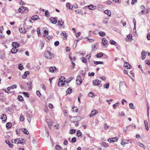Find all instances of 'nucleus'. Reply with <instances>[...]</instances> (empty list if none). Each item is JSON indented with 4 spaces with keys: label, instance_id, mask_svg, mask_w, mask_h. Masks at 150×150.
Returning a JSON list of instances; mask_svg holds the SVG:
<instances>
[{
    "label": "nucleus",
    "instance_id": "nucleus-45",
    "mask_svg": "<svg viewBox=\"0 0 150 150\" xmlns=\"http://www.w3.org/2000/svg\"><path fill=\"white\" fill-rule=\"evenodd\" d=\"M76 129H71L69 130V133L71 134H74L75 132Z\"/></svg>",
    "mask_w": 150,
    "mask_h": 150
},
{
    "label": "nucleus",
    "instance_id": "nucleus-35",
    "mask_svg": "<svg viewBox=\"0 0 150 150\" xmlns=\"http://www.w3.org/2000/svg\"><path fill=\"white\" fill-rule=\"evenodd\" d=\"M103 63V62L102 61H94V63L95 64L97 65L98 64H102Z\"/></svg>",
    "mask_w": 150,
    "mask_h": 150
},
{
    "label": "nucleus",
    "instance_id": "nucleus-13",
    "mask_svg": "<svg viewBox=\"0 0 150 150\" xmlns=\"http://www.w3.org/2000/svg\"><path fill=\"white\" fill-rule=\"evenodd\" d=\"M107 40L104 38H103L102 40V44L104 46H105L107 43Z\"/></svg>",
    "mask_w": 150,
    "mask_h": 150
},
{
    "label": "nucleus",
    "instance_id": "nucleus-39",
    "mask_svg": "<svg viewBox=\"0 0 150 150\" xmlns=\"http://www.w3.org/2000/svg\"><path fill=\"white\" fill-rule=\"evenodd\" d=\"M129 107L132 109H134L135 108L134 106L132 103H131L129 104Z\"/></svg>",
    "mask_w": 150,
    "mask_h": 150
},
{
    "label": "nucleus",
    "instance_id": "nucleus-27",
    "mask_svg": "<svg viewBox=\"0 0 150 150\" xmlns=\"http://www.w3.org/2000/svg\"><path fill=\"white\" fill-rule=\"evenodd\" d=\"M99 35L101 37H104L105 35V33L103 31H100L99 33Z\"/></svg>",
    "mask_w": 150,
    "mask_h": 150
},
{
    "label": "nucleus",
    "instance_id": "nucleus-20",
    "mask_svg": "<svg viewBox=\"0 0 150 150\" xmlns=\"http://www.w3.org/2000/svg\"><path fill=\"white\" fill-rule=\"evenodd\" d=\"M19 140L21 141H23L24 139H22V138H21L20 139H15L14 140V143L17 144V142H18V141H19Z\"/></svg>",
    "mask_w": 150,
    "mask_h": 150
},
{
    "label": "nucleus",
    "instance_id": "nucleus-8",
    "mask_svg": "<svg viewBox=\"0 0 150 150\" xmlns=\"http://www.w3.org/2000/svg\"><path fill=\"white\" fill-rule=\"evenodd\" d=\"M146 54V52L144 50L142 51L141 54L142 59H144L145 58Z\"/></svg>",
    "mask_w": 150,
    "mask_h": 150
},
{
    "label": "nucleus",
    "instance_id": "nucleus-57",
    "mask_svg": "<svg viewBox=\"0 0 150 150\" xmlns=\"http://www.w3.org/2000/svg\"><path fill=\"white\" fill-rule=\"evenodd\" d=\"M108 19L106 18L103 21V23L104 24H106L108 21Z\"/></svg>",
    "mask_w": 150,
    "mask_h": 150
},
{
    "label": "nucleus",
    "instance_id": "nucleus-26",
    "mask_svg": "<svg viewBox=\"0 0 150 150\" xmlns=\"http://www.w3.org/2000/svg\"><path fill=\"white\" fill-rule=\"evenodd\" d=\"M88 96L89 97H93L95 96V94L93 92H91L88 94Z\"/></svg>",
    "mask_w": 150,
    "mask_h": 150
},
{
    "label": "nucleus",
    "instance_id": "nucleus-43",
    "mask_svg": "<svg viewBox=\"0 0 150 150\" xmlns=\"http://www.w3.org/2000/svg\"><path fill=\"white\" fill-rule=\"evenodd\" d=\"M81 59L82 62L84 63H86L87 62L86 59L85 57H82L81 58Z\"/></svg>",
    "mask_w": 150,
    "mask_h": 150
},
{
    "label": "nucleus",
    "instance_id": "nucleus-33",
    "mask_svg": "<svg viewBox=\"0 0 150 150\" xmlns=\"http://www.w3.org/2000/svg\"><path fill=\"white\" fill-rule=\"evenodd\" d=\"M95 6L92 4L88 6V7L90 10H93V8H95Z\"/></svg>",
    "mask_w": 150,
    "mask_h": 150
},
{
    "label": "nucleus",
    "instance_id": "nucleus-49",
    "mask_svg": "<svg viewBox=\"0 0 150 150\" xmlns=\"http://www.w3.org/2000/svg\"><path fill=\"white\" fill-rule=\"evenodd\" d=\"M110 44L112 45H115L116 43V42L113 40H110Z\"/></svg>",
    "mask_w": 150,
    "mask_h": 150
},
{
    "label": "nucleus",
    "instance_id": "nucleus-63",
    "mask_svg": "<svg viewBox=\"0 0 150 150\" xmlns=\"http://www.w3.org/2000/svg\"><path fill=\"white\" fill-rule=\"evenodd\" d=\"M17 85L16 84H14L13 85L11 86V87L12 88V89H13L14 88H17Z\"/></svg>",
    "mask_w": 150,
    "mask_h": 150
},
{
    "label": "nucleus",
    "instance_id": "nucleus-38",
    "mask_svg": "<svg viewBox=\"0 0 150 150\" xmlns=\"http://www.w3.org/2000/svg\"><path fill=\"white\" fill-rule=\"evenodd\" d=\"M92 51H94L97 49V48L96 47V45H92Z\"/></svg>",
    "mask_w": 150,
    "mask_h": 150
},
{
    "label": "nucleus",
    "instance_id": "nucleus-42",
    "mask_svg": "<svg viewBox=\"0 0 150 150\" xmlns=\"http://www.w3.org/2000/svg\"><path fill=\"white\" fill-rule=\"evenodd\" d=\"M18 99L20 101H23L24 100L23 97L21 96H19L18 97Z\"/></svg>",
    "mask_w": 150,
    "mask_h": 150
},
{
    "label": "nucleus",
    "instance_id": "nucleus-34",
    "mask_svg": "<svg viewBox=\"0 0 150 150\" xmlns=\"http://www.w3.org/2000/svg\"><path fill=\"white\" fill-rule=\"evenodd\" d=\"M72 92V89L70 88H68L66 91V93L68 94H70Z\"/></svg>",
    "mask_w": 150,
    "mask_h": 150
},
{
    "label": "nucleus",
    "instance_id": "nucleus-44",
    "mask_svg": "<svg viewBox=\"0 0 150 150\" xmlns=\"http://www.w3.org/2000/svg\"><path fill=\"white\" fill-rule=\"evenodd\" d=\"M61 35L64 36V38H67V35H66V33L65 32H62L61 33Z\"/></svg>",
    "mask_w": 150,
    "mask_h": 150
},
{
    "label": "nucleus",
    "instance_id": "nucleus-2",
    "mask_svg": "<svg viewBox=\"0 0 150 150\" xmlns=\"http://www.w3.org/2000/svg\"><path fill=\"white\" fill-rule=\"evenodd\" d=\"M126 86L123 83H120V90L122 93L126 91Z\"/></svg>",
    "mask_w": 150,
    "mask_h": 150
},
{
    "label": "nucleus",
    "instance_id": "nucleus-50",
    "mask_svg": "<svg viewBox=\"0 0 150 150\" xmlns=\"http://www.w3.org/2000/svg\"><path fill=\"white\" fill-rule=\"evenodd\" d=\"M76 137H74L72 138L71 140V142L72 143H74L76 142Z\"/></svg>",
    "mask_w": 150,
    "mask_h": 150
},
{
    "label": "nucleus",
    "instance_id": "nucleus-10",
    "mask_svg": "<svg viewBox=\"0 0 150 150\" xmlns=\"http://www.w3.org/2000/svg\"><path fill=\"white\" fill-rule=\"evenodd\" d=\"M50 21L53 24H55L57 22V19L55 18L52 17L50 18Z\"/></svg>",
    "mask_w": 150,
    "mask_h": 150
},
{
    "label": "nucleus",
    "instance_id": "nucleus-54",
    "mask_svg": "<svg viewBox=\"0 0 150 150\" xmlns=\"http://www.w3.org/2000/svg\"><path fill=\"white\" fill-rule=\"evenodd\" d=\"M125 115V113L123 111H122L121 112H120H120L119 113V115L120 116H124Z\"/></svg>",
    "mask_w": 150,
    "mask_h": 150
},
{
    "label": "nucleus",
    "instance_id": "nucleus-21",
    "mask_svg": "<svg viewBox=\"0 0 150 150\" xmlns=\"http://www.w3.org/2000/svg\"><path fill=\"white\" fill-rule=\"evenodd\" d=\"M5 55V54L4 51H1L0 52V58H3Z\"/></svg>",
    "mask_w": 150,
    "mask_h": 150
},
{
    "label": "nucleus",
    "instance_id": "nucleus-51",
    "mask_svg": "<svg viewBox=\"0 0 150 150\" xmlns=\"http://www.w3.org/2000/svg\"><path fill=\"white\" fill-rule=\"evenodd\" d=\"M44 34L43 35V36L44 37H47L46 35L47 34V35L48 34V30H44Z\"/></svg>",
    "mask_w": 150,
    "mask_h": 150
},
{
    "label": "nucleus",
    "instance_id": "nucleus-48",
    "mask_svg": "<svg viewBox=\"0 0 150 150\" xmlns=\"http://www.w3.org/2000/svg\"><path fill=\"white\" fill-rule=\"evenodd\" d=\"M58 25H60L61 26H62L63 25V23H64V22L63 21H62V20H61L60 21H59L58 22Z\"/></svg>",
    "mask_w": 150,
    "mask_h": 150
},
{
    "label": "nucleus",
    "instance_id": "nucleus-12",
    "mask_svg": "<svg viewBox=\"0 0 150 150\" xmlns=\"http://www.w3.org/2000/svg\"><path fill=\"white\" fill-rule=\"evenodd\" d=\"M12 45L13 47L17 48L19 47L20 45L17 42H13L12 43Z\"/></svg>",
    "mask_w": 150,
    "mask_h": 150
},
{
    "label": "nucleus",
    "instance_id": "nucleus-29",
    "mask_svg": "<svg viewBox=\"0 0 150 150\" xmlns=\"http://www.w3.org/2000/svg\"><path fill=\"white\" fill-rule=\"evenodd\" d=\"M39 46L40 47L41 49L42 50L44 46V42L42 41H41Z\"/></svg>",
    "mask_w": 150,
    "mask_h": 150
},
{
    "label": "nucleus",
    "instance_id": "nucleus-40",
    "mask_svg": "<svg viewBox=\"0 0 150 150\" xmlns=\"http://www.w3.org/2000/svg\"><path fill=\"white\" fill-rule=\"evenodd\" d=\"M82 135V133L80 130H78L77 132V135L78 137H80Z\"/></svg>",
    "mask_w": 150,
    "mask_h": 150
},
{
    "label": "nucleus",
    "instance_id": "nucleus-64",
    "mask_svg": "<svg viewBox=\"0 0 150 150\" xmlns=\"http://www.w3.org/2000/svg\"><path fill=\"white\" fill-rule=\"evenodd\" d=\"M127 38H128L129 39H131L132 38V34H129L127 36Z\"/></svg>",
    "mask_w": 150,
    "mask_h": 150
},
{
    "label": "nucleus",
    "instance_id": "nucleus-60",
    "mask_svg": "<svg viewBox=\"0 0 150 150\" xmlns=\"http://www.w3.org/2000/svg\"><path fill=\"white\" fill-rule=\"evenodd\" d=\"M109 83H107L106 85H104V87L105 88H106L107 89L109 87Z\"/></svg>",
    "mask_w": 150,
    "mask_h": 150
},
{
    "label": "nucleus",
    "instance_id": "nucleus-3",
    "mask_svg": "<svg viewBox=\"0 0 150 150\" xmlns=\"http://www.w3.org/2000/svg\"><path fill=\"white\" fill-rule=\"evenodd\" d=\"M81 117L79 116H76L72 117L71 118L70 121L71 122H78L80 120Z\"/></svg>",
    "mask_w": 150,
    "mask_h": 150
},
{
    "label": "nucleus",
    "instance_id": "nucleus-28",
    "mask_svg": "<svg viewBox=\"0 0 150 150\" xmlns=\"http://www.w3.org/2000/svg\"><path fill=\"white\" fill-rule=\"evenodd\" d=\"M22 131L23 132H24V134H29V132H28V130L26 129H22Z\"/></svg>",
    "mask_w": 150,
    "mask_h": 150
},
{
    "label": "nucleus",
    "instance_id": "nucleus-41",
    "mask_svg": "<svg viewBox=\"0 0 150 150\" xmlns=\"http://www.w3.org/2000/svg\"><path fill=\"white\" fill-rule=\"evenodd\" d=\"M18 67L19 69L20 70H22L23 69V67L21 64H19Z\"/></svg>",
    "mask_w": 150,
    "mask_h": 150
},
{
    "label": "nucleus",
    "instance_id": "nucleus-18",
    "mask_svg": "<svg viewBox=\"0 0 150 150\" xmlns=\"http://www.w3.org/2000/svg\"><path fill=\"white\" fill-rule=\"evenodd\" d=\"M103 55V54L102 52H100L97 54L96 55V57L98 58H100L102 57Z\"/></svg>",
    "mask_w": 150,
    "mask_h": 150
},
{
    "label": "nucleus",
    "instance_id": "nucleus-14",
    "mask_svg": "<svg viewBox=\"0 0 150 150\" xmlns=\"http://www.w3.org/2000/svg\"><path fill=\"white\" fill-rule=\"evenodd\" d=\"M124 66L127 69H130L131 67V66L128 62H125L124 63Z\"/></svg>",
    "mask_w": 150,
    "mask_h": 150
},
{
    "label": "nucleus",
    "instance_id": "nucleus-4",
    "mask_svg": "<svg viewBox=\"0 0 150 150\" xmlns=\"http://www.w3.org/2000/svg\"><path fill=\"white\" fill-rule=\"evenodd\" d=\"M98 112L97 110H92L91 113V114L89 115V116L90 117H92L94 116Z\"/></svg>",
    "mask_w": 150,
    "mask_h": 150
},
{
    "label": "nucleus",
    "instance_id": "nucleus-25",
    "mask_svg": "<svg viewBox=\"0 0 150 150\" xmlns=\"http://www.w3.org/2000/svg\"><path fill=\"white\" fill-rule=\"evenodd\" d=\"M32 82L30 81H29L27 83V86L28 87V88L30 89L32 88Z\"/></svg>",
    "mask_w": 150,
    "mask_h": 150
},
{
    "label": "nucleus",
    "instance_id": "nucleus-37",
    "mask_svg": "<svg viewBox=\"0 0 150 150\" xmlns=\"http://www.w3.org/2000/svg\"><path fill=\"white\" fill-rule=\"evenodd\" d=\"M11 126L12 125L10 122H8L6 124V126L7 128H10Z\"/></svg>",
    "mask_w": 150,
    "mask_h": 150
},
{
    "label": "nucleus",
    "instance_id": "nucleus-9",
    "mask_svg": "<svg viewBox=\"0 0 150 150\" xmlns=\"http://www.w3.org/2000/svg\"><path fill=\"white\" fill-rule=\"evenodd\" d=\"M0 118L3 121H5L7 119L6 116V115L3 114L0 115Z\"/></svg>",
    "mask_w": 150,
    "mask_h": 150
},
{
    "label": "nucleus",
    "instance_id": "nucleus-31",
    "mask_svg": "<svg viewBox=\"0 0 150 150\" xmlns=\"http://www.w3.org/2000/svg\"><path fill=\"white\" fill-rule=\"evenodd\" d=\"M19 31L20 33H25L26 32L25 29L22 28H21L20 30Z\"/></svg>",
    "mask_w": 150,
    "mask_h": 150
},
{
    "label": "nucleus",
    "instance_id": "nucleus-11",
    "mask_svg": "<svg viewBox=\"0 0 150 150\" xmlns=\"http://www.w3.org/2000/svg\"><path fill=\"white\" fill-rule=\"evenodd\" d=\"M66 7L69 10H71L73 7V6H71V4L69 3H67L66 4Z\"/></svg>",
    "mask_w": 150,
    "mask_h": 150
},
{
    "label": "nucleus",
    "instance_id": "nucleus-53",
    "mask_svg": "<svg viewBox=\"0 0 150 150\" xmlns=\"http://www.w3.org/2000/svg\"><path fill=\"white\" fill-rule=\"evenodd\" d=\"M46 122L48 123V125L49 126V125H51V121H50V119H47L46 120Z\"/></svg>",
    "mask_w": 150,
    "mask_h": 150
},
{
    "label": "nucleus",
    "instance_id": "nucleus-30",
    "mask_svg": "<svg viewBox=\"0 0 150 150\" xmlns=\"http://www.w3.org/2000/svg\"><path fill=\"white\" fill-rule=\"evenodd\" d=\"M138 144L140 146L142 147L144 149H146V148L144 145L142 143H141L139 142H138Z\"/></svg>",
    "mask_w": 150,
    "mask_h": 150
},
{
    "label": "nucleus",
    "instance_id": "nucleus-59",
    "mask_svg": "<svg viewBox=\"0 0 150 150\" xmlns=\"http://www.w3.org/2000/svg\"><path fill=\"white\" fill-rule=\"evenodd\" d=\"M130 126V125L127 126L125 127H124V131L126 133L127 132V129L128 128V127Z\"/></svg>",
    "mask_w": 150,
    "mask_h": 150
},
{
    "label": "nucleus",
    "instance_id": "nucleus-52",
    "mask_svg": "<svg viewBox=\"0 0 150 150\" xmlns=\"http://www.w3.org/2000/svg\"><path fill=\"white\" fill-rule=\"evenodd\" d=\"M45 15L47 16H48L50 15V13L49 12L47 11L46 10L45 11Z\"/></svg>",
    "mask_w": 150,
    "mask_h": 150
},
{
    "label": "nucleus",
    "instance_id": "nucleus-46",
    "mask_svg": "<svg viewBox=\"0 0 150 150\" xmlns=\"http://www.w3.org/2000/svg\"><path fill=\"white\" fill-rule=\"evenodd\" d=\"M23 94L24 95L25 97H29V94L27 92H23Z\"/></svg>",
    "mask_w": 150,
    "mask_h": 150
},
{
    "label": "nucleus",
    "instance_id": "nucleus-22",
    "mask_svg": "<svg viewBox=\"0 0 150 150\" xmlns=\"http://www.w3.org/2000/svg\"><path fill=\"white\" fill-rule=\"evenodd\" d=\"M144 123L145 125V127L146 129L147 130H149V127H148V123L145 120L144 121Z\"/></svg>",
    "mask_w": 150,
    "mask_h": 150
},
{
    "label": "nucleus",
    "instance_id": "nucleus-7",
    "mask_svg": "<svg viewBox=\"0 0 150 150\" xmlns=\"http://www.w3.org/2000/svg\"><path fill=\"white\" fill-rule=\"evenodd\" d=\"M118 139V138L117 137H115L114 138H109L108 140V141L110 143H112L116 142L117 140Z\"/></svg>",
    "mask_w": 150,
    "mask_h": 150
},
{
    "label": "nucleus",
    "instance_id": "nucleus-1",
    "mask_svg": "<svg viewBox=\"0 0 150 150\" xmlns=\"http://www.w3.org/2000/svg\"><path fill=\"white\" fill-rule=\"evenodd\" d=\"M44 55L45 57L47 59H52L54 58V57L53 53L50 52L48 51L45 52Z\"/></svg>",
    "mask_w": 150,
    "mask_h": 150
},
{
    "label": "nucleus",
    "instance_id": "nucleus-6",
    "mask_svg": "<svg viewBox=\"0 0 150 150\" xmlns=\"http://www.w3.org/2000/svg\"><path fill=\"white\" fill-rule=\"evenodd\" d=\"M81 79V76H78L76 77V81L77 85H80L82 81Z\"/></svg>",
    "mask_w": 150,
    "mask_h": 150
},
{
    "label": "nucleus",
    "instance_id": "nucleus-32",
    "mask_svg": "<svg viewBox=\"0 0 150 150\" xmlns=\"http://www.w3.org/2000/svg\"><path fill=\"white\" fill-rule=\"evenodd\" d=\"M59 80V81H62V82H65V78L63 76H61Z\"/></svg>",
    "mask_w": 150,
    "mask_h": 150
},
{
    "label": "nucleus",
    "instance_id": "nucleus-47",
    "mask_svg": "<svg viewBox=\"0 0 150 150\" xmlns=\"http://www.w3.org/2000/svg\"><path fill=\"white\" fill-rule=\"evenodd\" d=\"M72 111L75 112H77L78 110V108L76 107H74L72 108Z\"/></svg>",
    "mask_w": 150,
    "mask_h": 150
},
{
    "label": "nucleus",
    "instance_id": "nucleus-55",
    "mask_svg": "<svg viewBox=\"0 0 150 150\" xmlns=\"http://www.w3.org/2000/svg\"><path fill=\"white\" fill-rule=\"evenodd\" d=\"M101 145L102 146L105 147H107L108 146V145L105 142L103 143Z\"/></svg>",
    "mask_w": 150,
    "mask_h": 150
},
{
    "label": "nucleus",
    "instance_id": "nucleus-58",
    "mask_svg": "<svg viewBox=\"0 0 150 150\" xmlns=\"http://www.w3.org/2000/svg\"><path fill=\"white\" fill-rule=\"evenodd\" d=\"M95 73L93 72L91 73L89 72L88 73V75L89 76H94V75Z\"/></svg>",
    "mask_w": 150,
    "mask_h": 150
},
{
    "label": "nucleus",
    "instance_id": "nucleus-19",
    "mask_svg": "<svg viewBox=\"0 0 150 150\" xmlns=\"http://www.w3.org/2000/svg\"><path fill=\"white\" fill-rule=\"evenodd\" d=\"M104 13L109 16H110L111 12L110 10H105L104 11Z\"/></svg>",
    "mask_w": 150,
    "mask_h": 150
},
{
    "label": "nucleus",
    "instance_id": "nucleus-5",
    "mask_svg": "<svg viewBox=\"0 0 150 150\" xmlns=\"http://www.w3.org/2000/svg\"><path fill=\"white\" fill-rule=\"evenodd\" d=\"M101 81L98 80H95L93 81V84L95 86H98L100 83Z\"/></svg>",
    "mask_w": 150,
    "mask_h": 150
},
{
    "label": "nucleus",
    "instance_id": "nucleus-17",
    "mask_svg": "<svg viewBox=\"0 0 150 150\" xmlns=\"http://www.w3.org/2000/svg\"><path fill=\"white\" fill-rule=\"evenodd\" d=\"M17 48L13 47V48L11 50V52L12 53H15L17 52L18 51V49H16Z\"/></svg>",
    "mask_w": 150,
    "mask_h": 150
},
{
    "label": "nucleus",
    "instance_id": "nucleus-23",
    "mask_svg": "<svg viewBox=\"0 0 150 150\" xmlns=\"http://www.w3.org/2000/svg\"><path fill=\"white\" fill-rule=\"evenodd\" d=\"M56 69V68L55 67H51L49 69L50 71L51 72H54Z\"/></svg>",
    "mask_w": 150,
    "mask_h": 150
},
{
    "label": "nucleus",
    "instance_id": "nucleus-61",
    "mask_svg": "<svg viewBox=\"0 0 150 150\" xmlns=\"http://www.w3.org/2000/svg\"><path fill=\"white\" fill-rule=\"evenodd\" d=\"M59 42L58 41H56L54 42V45L55 46H57L59 45Z\"/></svg>",
    "mask_w": 150,
    "mask_h": 150
},
{
    "label": "nucleus",
    "instance_id": "nucleus-15",
    "mask_svg": "<svg viewBox=\"0 0 150 150\" xmlns=\"http://www.w3.org/2000/svg\"><path fill=\"white\" fill-rule=\"evenodd\" d=\"M25 10V8L24 7H21L18 9V11L20 13L24 12Z\"/></svg>",
    "mask_w": 150,
    "mask_h": 150
},
{
    "label": "nucleus",
    "instance_id": "nucleus-24",
    "mask_svg": "<svg viewBox=\"0 0 150 150\" xmlns=\"http://www.w3.org/2000/svg\"><path fill=\"white\" fill-rule=\"evenodd\" d=\"M39 17L37 15H35L33 16L31 18V19L35 21L39 19Z\"/></svg>",
    "mask_w": 150,
    "mask_h": 150
},
{
    "label": "nucleus",
    "instance_id": "nucleus-16",
    "mask_svg": "<svg viewBox=\"0 0 150 150\" xmlns=\"http://www.w3.org/2000/svg\"><path fill=\"white\" fill-rule=\"evenodd\" d=\"M29 72L28 71H25V73H24V74L22 76V78L23 79H25L26 77L27 76L29 75Z\"/></svg>",
    "mask_w": 150,
    "mask_h": 150
},
{
    "label": "nucleus",
    "instance_id": "nucleus-62",
    "mask_svg": "<svg viewBox=\"0 0 150 150\" xmlns=\"http://www.w3.org/2000/svg\"><path fill=\"white\" fill-rule=\"evenodd\" d=\"M119 103H117L116 104H114L113 105V108H115L116 106H117L119 105Z\"/></svg>",
    "mask_w": 150,
    "mask_h": 150
},
{
    "label": "nucleus",
    "instance_id": "nucleus-36",
    "mask_svg": "<svg viewBox=\"0 0 150 150\" xmlns=\"http://www.w3.org/2000/svg\"><path fill=\"white\" fill-rule=\"evenodd\" d=\"M64 82H62V81H59L58 83V85L59 86H62L64 85Z\"/></svg>",
    "mask_w": 150,
    "mask_h": 150
},
{
    "label": "nucleus",
    "instance_id": "nucleus-56",
    "mask_svg": "<svg viewBox=\"0 0 150 150\" xmlns=\"http://www.w3.org/2000/svg\"><path fill=\"white\" fill-rule=\"evenodd\" d=\"M137 2V0H132V2L131 3L132 5H133L135 3Z\"/></svg>",
    "mask_w": 150,
    "mask_h": 150
}]
</instances>
